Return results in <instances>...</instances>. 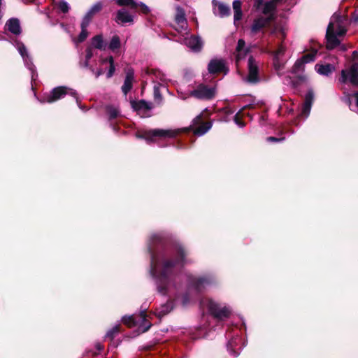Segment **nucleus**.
Returning a JSON list of instances; mask_svg holds the SVG:
<instances>
[{
  "mask_svg": "<svg viewBox=\"0 0 358 358\" xmlns=\"http://www.w3.org/2000/svg\"><path fill=\"white\" fill-rule=\"evenodd\" d=\"M90 71L95 76L96 78H98L103 73V70L102 69L95 70L93 67H90Z\"/></svg>",
  "mask_w": 358,
  "mask_h": 358,
  "instance_id": "nucleus-45",
  "label": "nucleus"
},
{
  "mask_svg": "<svg viewBox=\"0 0 358 358\" xmlns=\"http://www.w3.org/2000/svg\"><path fill=\"white\" fill-rule=\"evenodd\" d=\"M240 338L236 336L231 339L227 345V350L234 357H238L239 355V352H236L234 350V348L238 345L240 342Z\"/></svg>",
  "mask_w": 358,
  "mask_h": 358,
  "instance_id": "nucleus-33",
  "label": "nucleus"
},
{
  "mask_svg": "<svg viewBox=\"0 0 358 358\" xmlns=\"http://www.w3.org/2000/svg\"><path fill=\"white\" fill-rule=\"evenodd\" d=\"M132 108L137 111L141 117H145V114L144 112H147L152 109V104L151 102L145 101V100H140L138 101H131Z\"/></svg>",
  "mask_w": 358,
  "mask_h": 358,
  "instance_id": "nucleus-16",
  "label": "nucleus"
},
{
  "mask_svg": "<svg viewBox=\"0 0 358 358\" xmlns=\"http://www.w3.org/2000/svg\"><path fill=\"white\" fill-rule=\"evenodd\" d=\"M106 111L109 115L110 119H115L120 114L119 109L117 107L113 106H108L106 107Z\"/></svg>",
  "mask_w": 358,
  "mask_h": 358,
  "instance_id": "nucleus-38",
  "label": "nucleus"
},
{
  "mask_svg": "<svg viewBox=\"0 0 358 358\" xmlns=\"http://www.w3.org/2000/svg\"><path fill=\"white\" fill-rule=\"evenodd\" d=\"M121 42L120 37L117 35H114L110 39V41L108 45V48L112 50L115 51L120 48Z\"/></svg>",
  "mask_w": 358,
  "mask_h": 358,
  "instance_id": "nucleus-36",
  "label": "nucleus"
},
{
  "mask_svg": "<svg viewBox=\"0 0 358 358\" xmlns=\"http://www.w3.org/2000/svg\"><path fill=\"white\" fill-rule=\"evenodd\" d=\"M314 101V92L312 89H309L305 96L304 103L302 106L301 113L302 116L306 118L309 115L313 102Z\"/></svg>",
  "mask_w": 358,
  "mask_h": 358,
  "instance_id": "nucleus-17",
  "label": "nucleus"
},
{
  "mask_svg": "<svg viewBox=\"0 0 358 358\" xmlns=\"http://www.w3.org/2000/svg\"><path fill=\"white\" fill-rule=\"evenodd\" d=\"M1 18V15L0 14V19Z\"/></svg>",
  "mask_w": 358,
  "mask_h": 358,
  "instance_id": "nucleus-59",
  "label": "nucleus"
},
{
  "mask_svg": "<svg viewBox=\"0 0 358 358\" xmlns=\"http://www.w3.org/2000/svg\"><path fill=\"white\" fill-rule=\"evenodd\" d=\"M173 308L172 301H168L166 304L161 306L160 309L157 311V315L159 317H163L168 314Z\"/></svg>",
  "mask_w": 358,
  "mask_h": 358,
  "instance_id": "nucleus-34",
  "label": "nucleus"
},
{
  "mask_svg": "<svg viewBox=\"0 0 358 358\" xmlns=\"http://www.w3.org/2000/svg\"><path fill=\"white\" fill-rule=\"evenodd\" d=\"M92 48H94L99 50H104L106 48V43L103 40V37L101 34H98L94 36L91 39V46Z\"/></svg>",
  "mask_w": 358,
  "mask_h": 358,
  "instance_id": "nucleus-27",
  "label": "nucleus"
},
{
  "mask_svg": "<svg viewBox=\"0 0 358 358\" xmlns=\"http://www.w3.org/2000/svg\"><path fill=\"white\" fill-rule=\"evenodd\" d=\"M70 94L76 99V102L78 103V98L76 97V92L73 90L66 88V87L60 86L54 88L51 92L43 97L41 102L52 103L59 99H62L66 94ZM79 104V103H78ZM80 108H83L78 105Z\"/></svg>",
  "mask_w": 358,
  "mask_h": 358,
  "instance_id": "nucleus-8",
  "label": "nucleus"
},
{
  "mask_svg": "<svg viewBox=\"0 0 358 358\" xmlns=\"http://www.w3.org/2000/svg\"><path fill=\"white\" fill-rule=\"evenodd\" d=\"M317 52V51L314 50L297 59L292 66V73L296 75L300 80L304 81L306 79V76L303 74L305 65L315 61Z\"/></svg>",
  "mask_w": 358,
  "mask_h": 358,
  "instance_id": "nucleus-6",
  "label": "nucleus"
},
{
  "mask_svg": "<svg viewBox=\"0 0 358 358\" xmlns=\"http://www.w3.org/2000/svg\"><path fill=\"white\" fill-rule=\"evenodd\" d=\"M164 85L162 83L155 84L154 85V98L158 103H160L162 101V96L160 93V87H163Z\"/></svg>",
  "mask_w": 358,
  "mask_h": 358,
  "instance_id": "nucleus-37",
  "label": "nucleus"
},
{
  "mask_svg": "<svg viewBox=\"0 0 358 358\" xmlns=\"http://www.w3.org/2000/svg\"><path fill=\"white\" fill-rule=\"evenodd\" d=\"M347 17L338 13H334L331 17L327 29V48L332 50L339 45L340 41L337 38L345 34V22Z\"/></svg>",
  "mask_w": 358,
  "mask_h": 358,
  "instance_id": "nucleus-2",
  "label": "nucleus"
},
{
  "mask_svg": "<svg viewBox=\"0 0 358 358\" xmlns=\"http://www.w3.org/2000/svg\"><path fill=\"white\" fill-rule=\"evenodd\" d=\"M283 65L284 64L278 57V55L273 57V66L278 74H280V71L283 69Z\"/></svg>",
  "mask_w": 358,
  "mask_h": 358,
  "instance_id": "nucleus-39",
  "label": "nucleus"
},
{
  "mask_svg": "<svg viewBox=\"0 0 358 358\" xmlns=\"http://www.w3.org/2000/svg\"><path fill=\"white\" fill-rule=\"evenodd\" d=\"M200 305L203 308H206L210 314L219 320H223L229 317L231 314V310L229 307L222 306L212 299H203Z\"/></svg>",
  "mask_w": 358,
  "mask_h": 358,
  "instance_id": "nucleus-3",
  "label": "nucleus"
},
{
  "mask_svg": "<svg viewBox=\"0 0 358 358\" xmlns=\"http://www.w3.org/2000/svg\"><path fill=\"white\" fill-rule=\"evenodd\" d=\"M248 76L247 80L251 83H255L259 81V67L258 64L252 57L248 59Z\"/></svg>",
  "mask_w": 358,
  "mask_h": 358,
  "instance_id": "nucleus-13",
  "label": "nucleus"
},
{
  "mask_svg": "<svg viewBox=\"0 0 358 358\" xmlns=\"http://www.w3.org/2000/svg\"><path fill=\"white\" fill-rule=\"evenodd\" d=\"M340 48L343 51H345L346 50V48H345V46L344 45H341Z\"/></svg>",
  "mask_w": 358,
  "mask_h": 358,
  "instance_id": "nucleus-57",
  "label": "nucleus"
},
{
  "mask_svg": "<svg viewBox=\"0 0 358 358\" xmlns=\"http://www.w3.org/2000/svg\"><path fill=\"white\" fill-rule=\"evenodd\" d=\"M90 24L81 22L80 28L81 31L77 38H74L73 41L75 43H79L83 42L88 36L89 33L87 31V27Z\"/></svg>",
  "mask_w": 358,
  "mask_h": 358,
  "instance_id": "nucleus-30",
  "label": "nucleus"
},
{
  "mask_svg": "<svg viewBox=\"0 0 358 358\" xmlns=\"http://www.w3.org/2000/svg\"><path fill=\"white\" fill-rule=\"evenodd\" d=\"M96 348L97 349V350L101 351V350H103V346L101 344H100V343H97L96 345Z\"/></svg>",
  "mask_w": 358,
  "mask_h": 358,
  "instance_id": "nucleus-56",
  "label": "nucleus"
},
{
  "mask_svg": "<svg viewBox=\"0 0 358 358\" xmlns=\"http://www.w3.org/2000/svg\"><path fill=\"white\" fill-rule=\"evenodd\" d=\"M138 7H140L143 13H148L150 11L149 8L143 3L138 2Z\"/></svg>",
  "mask_w": 358,
  "mask_h": 358,
  "instance_id": "nucleus-49",
  "label": "nucleus"
},
{
  "mask_svg": "<svg viewBox=\"0 0 358 358\" xmlns=\"http://www.w3.org/2000/svg\"><path fill=\"white\" fill-rule=\"evenodd\" d=\"M291 83L292 85H293V87H295L296 86V84L294 83V81L291 80Z\"/></svg>",
  "mask_w": 358,
  "mask_h": 358,
  "instance_id": "nucleus-58",
  "label": "nucleus"
},
{
  "mask_svg": "<svg viewBox=\"0 0 358 358\" xmlns=\"http://www.w3.org/2000/svg\"><path fill=\"white\" fill-rule=\"evenodd\" d=\"M234 121L236 124L240 127H243L245 126L244 123L238 119V115H236V116L234 117Z\"/></svg>",
  "mask_w": 358,
  "mask_h": 358,
  "instance_id": "nucleus-55",
  "label": "nucleus"
},
{
  "mask_svg": "<svg viewBox=\"0 0 358 358\" xmlns=\"http://www.w3.org/2000/svg\"><path fill=\"white\" fill-rule=\"evenodd\" d=\"M241 4L242 3L240 0H234L232 3L234 11L242 10Z\"/></svg>",
  "mask_w": 358,
  "mask_h": 358,
  "instance_id": "nucleus-44",
  "label": "nucleus"
},
{
  "mask_svg": "<svg viewBox=\"0 0 358 358\" xmlns=\"http://www.w3.org/2000/svg\"><path fill=\"white\" fill-rule=\"evenodd\" d=\"M338 81L341 84L349 82L353 86L358 85V63L352 64L350 68L343 69Z\"/></svg>",
  "mask_w": 358,
  "mask_h": 358,
  "instance_id": "nucleus-9",
  "label": "nucleus"
},
{
  "mask_svg": "<svg viewBox=\"0 0 358 358\" xmlns=\"http://www.w3.org/2000/svg\"><path fill=\"white\" fill-rule=\"evenodd\" d=\"M245 42L243 39H239L238 41L236 46V60L239 61L245 57L248 50L245 49Z\"/></svg>",
  "mask_w": 358,
  "mask_h": 358,
  "instance_id": "nucleus-28",
  "label": "nucleus"
},
{
  "mask_svg": "<svg viewBox=\"0 0 358 358\" xmlns=\"http://www.w3.org/2000/svg\"><path fill=\"white\" fill-rule=\"evenodd\" d=\"M86 54H85V59L87 60H90L91 58L93 57V51L92 47H87L86 48Z\"/></svg>",
  "mask_w": 358,
  "mask_h": 358,
  "instance_id": "nucleus-46",
  "label": "nucleus"
},
{
  "mask_svg": "<svg viewBox=\"0 0 358 358\" xmlns=\"http://www.w3.org/2000/svg\"><path fill=\"white\" fill-rule=\"evenodd\" d=\"M179 130L155 129L145 131L142 134H137L139 138L145 139L148 143L154 141L155 138H172L176 137Z\"/></svg>",
  "mask_w": 358,
  "mask_h": 358,
  "instance_id": "nucleus-4",
  "label": "nucleus"
},
{
  "mask_svg": "<svg viewBox=\"0 0 358 358\" xmlns=\"http://www.w3.org/2000/svg\"><path fill=\"white\" fill-rule=\"evenodd\" d=\"M122 322L129 327H138L142 332L147 331L151 327L150 322L147 319L145 310L138 315L123 317Z\"/></svg>",
  "mask_w": 358,
  "mask_h": 358,
  "instance_id": "nucleus-5",
  "label": "nucleus"
},
{
  "mask_svg": "<svg viewBox=\"0 0 358 358\" xmlns=\"http://www.w3.org/2000/svg\"><path fill=\"white\" fill-rule=\"evenodd\" d=\"M285 52V47L282 45H279L277 50L273 52V57L277 56L280 59V57L284 55Z\"/></svg>",
  "mask_w": 358,
  "mask_h": 358,
  "instance_id": "nucleus-43",
  "label": "nucleus"
},
{
  "mask_svg": "<svg viewBox=\"0 0 358 358\" xmlns=\"http://www.w3.org/2000/svg\"><path fill=\"white\" fill-rule=\"evenodd\" d=\"M134 78V72L131 69H129L126 73V76L123 85L122 86V91L126 95L132 87V83Z\"/></svg>",
  "mask_w": 358,
  "mask_h": 358,
  "instance_id": "nucleus-25",
  "label": "nucleus"
},
{
  "mask_svg": "<svg viewBox=\"0 0 358 358\" xmlns=\"http://www.w3.org/2000/svg\"><path fill=\"white\" fill-rule=\"evenodd\" d=\"M145 73L148 76L149 79L155 84H163L166 80V75L159 69H147Z\"/></svg>",
  "mask_w": 358,
  "mask_h": 358,
  "instance_id": "nucleus-15",
  "label": "nucleus"
},
{
  "mask_svg": "<svg viewBox=\"0 0 358 358\" xmlns=\"http://www.w3.org/2000/svg\"><path fill=\"white\" fill-rule=\"evenodd\" d=\"M118 331L119 325H115L107 331L106 337L112 339Z\"/></svg>",
  "mask_w": 358,
  "mask_h": 358,
  "instance_id": "nucleus-41",
  "label": "nucleus"
},
{
  "mask_svg": "<svg viewBox=\"0 0 358 358\" xmlns=\"http://www.w3.org/2000/svg\"><path fill=\"white\" fill-rule=\"evenodd\" d=\"M242 15H243L242 10L234 11V19L235 24L236 22L239 21L241 19Z\"/></svg>",
  "mask_w": 358,
  "mask_h": 358,
  "instance_id": "nucleus-48",
  "label": "nucleus"
},
{
  "mask_svg": "<svg viewBox=\"0 0 358 358\" xmlns=\"http://www.w3.org/2000/svg\"><path fill=\"white\" fill-rule=\"evenodd\" d=\"M115 2L120 6H129L131 8H136L138 6L136 0H115Z\"/></svg>",
  "mask_w": 358,
  "mask_h": 358,
  "instance_id": "nucleus-35",
  "label": "nucleus"
},
{
  "mask_svg": "<svg viewBox=\"0 0 358 358\" xmlns=\"http://www.w3.org/2000/svg\"><path fill=\"white\" fill-rule=\"evenodd\" d=\"M148 248L150 255V273L155 281L157 292L178 301L182 294V275L178 271L187 263L185 249L180 245L164 248L160 234L150 236Z\"/></svg>",
  "mask_w": 358,
  "mask_h": 358,
  "instance_id": "nucleus-1",
  "label": "nucleus"
},
{
  "mask_svg": "<svg viewBox=\"0 0 358 358\" xmlns=\"http://www.w3.org/2000/svg\"><path fill=\"white\" fill-rule=\"evenodd\" d=\"M175 23V29L178 32L182 33V31H185V33L187 34V30L188 24L185 17V11L179 6L176 7Z\"/></svg>",
  "mask_w": 358,
  "mask_h": 358,
  "instance_id": "nucleus-12",
  "label": "nucleus"
},
{
  "mask_svg": "<svg viewBox=\"0 0 358 358\" xmlns=\"http://www.w3.org/2000/svg\"><path fill=\"white\" fill-rule=\"evenodd\" d=\"M315 68L319 74L326 76L330 75L335 70L334 66L330 64H316Z\"/></svg>",
  "mask_w": 358,
  "mask_h": 358,
  "instance_id": "nucleus-26",
  "label": "nucleus"
},
{
  "mask_svg": "<svg viewBox=\"0 0 358 358\" xmlns=\"http://www.w3.org/2000/svg\"><path fill=\"white\" fill-rule=\"evenodd\" d=\"M134 21V17L129 11L124 8L120 9L117 13L116 22L122 24L131 23Z\"/></svg>",
  "mask_w": 358,
  "mask_h": 358,
  "instance_id": "nucleus-24",
  "label": "nucleus"
},
{
  "mask_svg": "<svg viewBox=\"0 0 358 358\" xmlns=\"http://www.w3.org/2000/svg\"><path fill=\"white\" fill-rule=\"evenodd\" d=\"M275 9V4L273 1H267L264 3L262 8V13L266 15V17H271V20L273 17V13Z\"/></svg>",
  "mask_w": 358,
  "mask_h": 358,
  "instance_id": "nucleus-29",
  "label": "nucleus"
},
{
  "mask_svg": "<svg viewBox=\"0 0 358 358\" xmlns=\"http://www.w3.org/2000/svg\"><path fill=\"white\" fill-rule=\"evenodd\" d=\"M212 127L210 122H203L201 125L196 127L194 129V134L196 136H201L205 134Z\"/></svg>",
  "mask_w": 358,
  "mask_h": 358,
  "instance_id": "nucleus-31",
  "label": "nucleus"
},
{
  "mask_svg": "<svg viewBox=\"0 0 358 358\" xmlns=\"http://www.w3.org/2000/svg\"><path fill=\"white\" fill-rule=\"evenodd\" d=\"M271 34H280L281 35V38L282 39H284L285 38V32L284 31V29L281 27H279L278 26L275 27L272 30H271Z\"/></svg>",
  "mask_w": 358,
  "mask_h": 358,
  "instance_id": "nucleus-42",
  "label": "nucleus"
},
{
  "mask_svg": "<svg viewBox=\"0 0 358 358\" xmlns=\"http://www.w3.org/2000/svg\"><path fill=\"white\" fill-rule=\"evenodd\" d=\"M5 27L14 35H20L22 31L20 21L17 18L9 19L6 22Z\"/></svg>",
  "mask_w": 358,
  "mask_h": 358,
  "instance_id": "nucleus-22",
  "label": "nucleus"
},
{
  "mask_svg": "<svg viewBox=\"0 0 358 358\" xmlns=\"http://www.w3.org/2000/svg\"><path fill=\"white\" fill-rule=\"evenodd\" d=\"M187 280L189 286L194 287L198 292L211 285L215 281L214 277L211 275H203L196 279L188 276Z\"/></svg>",
  "mask_w": 358,
  "mask_h": 358,
  "instance_id": "nucleus-11",
  "label": "nucleus"
},
{
  "mask_svg": "<svg viewBox=\"0 0 358 358\" xmlns=\"http://www.w3.org/2000/svg\"><path fill=\"white\" fill-rule=\"evenodd\" d=\"M271 22V17L260 16L255 18L251 25V32L257 34Z\"/></svg>",
  "mask_w": 358,
  "mask_h": 358,
  "instance_id": "nucleus-19",
  "label": "nucleus"
},
{
  "mask_svg": "<svg viewBox=\"0 0 358 358\" xmlns=\"http://www.w3.org/2000/svg\"><path fill=\"white\" fill-rule=\"evenodd\" d=\"M264 3L265 2L264 1V0H256L255 2V7L257 10H262V8L264 6Z\"/></svg>",
  "mask_w": 358,
  "mask_h": 358,
  "instance_id": "nucleus-50",
  "label": "nucleus"
},
{
  "mask_svg": "<svg viewBox=\"0 0 358 358\" xmlns=\"http://www.w3.org/2000/svg\"><path fill=\"white\" fill-rule=\"evenodd\" d=\"M344 96L343 100L348 104L351 110L358 113V92L349 93L343 87Z\"/></svg>",
  "mask_w": 358,
  "mask_h": 358,
  "instance_id": "nucleus-14",
  "label": "nucleus"
},
{
  "mask_svg": "<svg viewBox=\"0 0 358 358\" xmlns=\"http://www.w3.org/2000/svg\"><path fill=\"white\" fill-rule=\"evenodd\" d=\"M201 115H199L198 116H196L194 120H193V125L194 126H196L197 124H199L201 121Z\"/></svg>",
  "mask_w": 358,
  "mask_h": 358,
  "instance_id": "nucleus-54",
  "label": "nucleus"
},
{
  "mask_svg": "<svg viewBox=\"0 0 358 358\" xmlns=\"http://www.w3.org/2000/svg\"><path fill=\"white\" fill-rule=\"evenodd\" d=\"M58 7L59 10L64 13H68L70 9L69 4L64 0H62L59 2Z\"/></svg>",
  "mask_w": 358,
  "mask_h": 358,
  "instance_id": "nucleus-40",
  "label": "nucleus"
},
{
  "mask_svg": "<svg viewBox=\"0 0 358 358\" xmlns=\"http://www.w3.org/2000/svg\"><path fill=\"white\" fill-rule=\"evenodd\" d=\"M13 45L17 48L18 52L22 57L24 66L30 71L31 79L35 80V77H37L36 69L32 62V58L29 55L27 48L22 42L17 40L14 41Z\"/></svg>",
  "mask_w": 358,
  "mask_h": 358,
  "instance_id": "nucleus-7",
  "label": "nucleus"
},
{
  "mask_svg": "<svg viewBox=\"0 0 358 358\" xmlns=\"http://www.w3.org/2000/svg\"><path fill=\"white\" fill-rule=\"evenodd\" d=\"M352 64L358 63V52H357V51H354L352 52Z\"/></svg>",
  "mask_w": 358,
  "mask_h": 358,
  "instance_id": "nucleus-53",
  "label": "nucleus"
},
{
  "mask_svg": "<svg viewBox=\"0 0 358 358\" xmlns=\"http://www.w3.org/2000/svg\"><path fill=\"white\" fill-rule=\"evenodd\" d=\"M215 87L200 84L189 92V95L198 99L209 100L215 96Z\"/></svg>",
  "mask_w": 358,
  "mask_h": 358,
  "instance_id": "nucleus-10",
  "label": "nucleus"
},
{
  "mask_svg": "<svg viewBox=\"0 0 358 358\" xmlns=\"http://www.w3.org/2000/svg\"><path fill=\"white\" fill-rule=\"evenodd\" d=\"M103 8V4L101 1H97L93 4L88 11L83 17L82 22L90 24L94 16L101 11Z\"/></svg>",
  "mask_w": 358,
  "mask_h": 358,
  "instance_id": "nucleus-20",
  "label": "nucleus"
},
{
  "mask_svg": "<svg viewBox=\"0 0 358 358\" xmlns=\"http://www.w3.org/2000/svg\"><path fill=\"white\" fill-rule=\"evenodd\" d=\"M184 43L194 52H199L203 46L201 39L199 36H190L183 39Z\"/></svg>",
  "mask_w": 358,
  "mask_h": 358,
  "instance_id": "nucleus-18",
  "label": "nucleus"
},
{
  "mask_svg": "<svg viewBox=\"0 0 358 358\" xmlns=\"http://www.w3.org/2000/svg\"><path fill=\"white\" fill-rule=\"evenodd\" d=\"M189 303V296L187 294H183L181 297V303L182 306H186Z\"/></svg>",
  "mask_w": 358,
  "mask_h": 358,
  "instance_id": "nucleus-52",
  "label": "nucleus"
},
{
  "mask_svg": "<svg viewBox=\"0 0 358 358\" xmlns=\"http://www.w3.org/2000/svg\"><path fill=\"white\" fill-rule=\"evenodd\" d=\"M285 140V138L282 137V138H277V137H273V136H271V137H268L266 138V141L268 142H271V143H278V142H281L282 141Z\"/></svg>",
  "mask_w": 358,
  "mask_h": 358,
  "instance_id": "nucleus-47",
  "label": "nucleus"
},
{
  "mask_svg": "<svg viewBox=\"0 0 358 358\" xmlns=\"http://www.w3.org/2000/svg\"><path fill=\"white\" fill-rule=\"evenodd\" d=\"M225 69V64L222 59H213L210 61L208 65V70L210 74L222 72Z\"/></svg>",
  "mask_w": 358,
  "mask_h": 358,
  "instance_id": "nucleus-21",
  "label": "nucleus"
},
{
  "mask_svg": "<svg viewBox=\"0 0 358 358\" xmlns=\"http://www.w3.org/2000/svg\"><path fill=\"white\" fill-rule=\"evenodd\" d=\"M108 62L109 64V69L106 73L107 78H110L114 75L115 71V66L114 64V59L112 56H110L107 58L102 59L101 60V63L102 64H104L105 63Z\"/></svg>",
  "mask_w": 358,
  "mask_h": 358,
  "instance_id": "nucleus-32",
  "label": "nucleus"
},
{
  "mask_svg": "<svg viewBox=\"0 0 358 358\" xmlns=\"http://www.w3.org/2000/svg\"><path fill=\"white\" fill-rule=\"evenodd\" d=\"M80 67L89 69L90 70V60L85 59V61L80 62Z\"/></svg>",
  "mask_w": 358,
  "mask_h": 358,
  "instance_id": "nucleus-51",
  "label": "nucleus"
},
{
  "mask_svg": "<svg viewBox=\"0 0 358 358\" xmlns=\"http://www.w3.org/2000/svg\"><path fill=\"white\" fill-rule=\"evenodd\" d=\"M213 4L214 13L215 15H217L221 17L229 15L231 10L229 6L220 2L215 3V1H213Z\"/></svg>",
  "mask_w": 358,
  "mask_h": 358,
  "instance_id": "nucleus-23",
  "label": "nucleus"
}]
</instances>
